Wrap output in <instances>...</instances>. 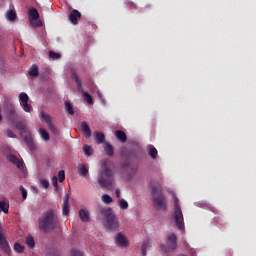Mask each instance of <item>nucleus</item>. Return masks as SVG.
<instances>
[{"label":"nucleus","mask_w":256,"mask_h":256,"mask_svg":"<svg viewBox=\"0 0 256 256\" xmlns=\"http://www.w3.org/2000/svg\"><path fill=\"white\" fill-rule=\"evenodd\" d=\"M0 246H1V249H3L5 253H7V255L11 254V247H9V243L5 239V235H3V228L1 227V225H0Z\"/></svg>","instance_id":"f8f14e48"},{"label":"nucleus","mask_w":256,"mask_h":256,"mask_svg":"<svg viewBox=\"0 0 256 256\" xmlns=\"http://www.w3.org/2000/svg\"><path fill=\"white\" fill-rule=\"evenodd\" d=\"M175 249H177V236L175 233L170 232L167 235L166 247L164 248V251H175Z\"/></svg>","instance_id":"1a4fd4ad"},{"label":"nucleus","mask_w":256,"mask_h":256,"mask_svg":"<svg viewBox=\"0 0 256 256\" xmlns=\"http://www.w3.org/2000/svg\"><path fill=\"white\" fill-rule=\"evenodd\" d=\"M95 140H96V143H98V145H101V143L105 141V134L101 132L96 133Z\"/></svg>","instance_id":"c85d7f7f"},{"label":"nucleus","mask_w":256,"mask_h":256,"mask_svg":"<svg viewBox=\"0 0 256 256\" xmlns=\"http://www.w3.org/2000/svg\"><path fill=\"white\" fill-rule=\"evenodd\" d=\"M104 150L106 151V155H109V157L113 156V146L111 144H105Z\"/></svg>","instance_id":"7c9ffc66"},{"label":"nucleus","mask_w":256,"mask_h":256,"mask_svg":"<svg viewBox=\"0 0 256 256\" xmlns=\"http://www.w3.org/2000/svg\"><path fill=\"white\" fill-rule=\"evenodd\" d=\"M58 180L60 183H63L65 181V170H60L58 172Z\"/></svg>","instance_id":"e433bc0d"},{"label":"nucleus","mask_w":256,"mask_h":256,"mask_svg":"<svg viewBox=\"0 0 256 256\" xmlns=\"http://www.w3.org/2000/svg\"><path fill=\"white\" fill-rule=\"evenodd\" d=\"M30 77H38L39 76V67L37 65H32L29 71Z\"/></svg>","instance_id":"393cba45"},{"label":"nucleus","mask_w":256,"mask_h":256,"mask_svg":"<svg viewBox=\"0 0 256 256\" xmlns=\"http://www.w3.org/2000/svg\"><path fill=\"white\" fill-rule=\"evenodd\" d=\"M0 210L5 214L9 213V201L0 200Z\"/></svg>","instance_id":"412c9836"},{"label":"nucleus","mask_w":256,"mask_h":256,"mask_svg":"<svg viewBox=\"0 0 256 256\" xmlns=\"http://www.w3.org/2000/svg\"><path fill=\"white\" fill-rule=\"evenodd\" d=\"M52 185L56 188V190L58 189V179H57V176H53L52 177Z\"/></svg>","instance_id":"a19ab883"},{"label":"nucleus","mask_w":256,"mask_h":256,"mask_svg":"<svg viewBox=\"0 0 256 256\" xmlns=\"http://www.w3.org/2000/svg\"><path fill=\"white\" fill-rule=\"evenodd\" d=\"M66 110L68 111L69 115H74L75 112L73 111V106L69 102H65Z\"/></svg>","instance_id":"f704fd0d"},{"label":"nucleus","mask_w":256,"mask_h":256,"mask_svg":"<svg viewBox=\"0 0 256 256\" xmlns=\"http://www.w3.org/2000/svg\"><path fill=\"white\" fill-rule=\"evenodd\" d=\"M79 217L83 223H89L91 220V215L89 214V210H87V208L79 210Z\"/></svg>","instance_id":"4468645a"},{"label":"nucleus","mask_w":256,"mask_h":256,"mask_svg":"<svg viewBox=\"0 0 256 256\" xmlns=\"http://www.w3.org/2000/svg\"><path fill=\"white\" fill-rule=\"evenodd\" d=\"M20 193L24 200L27 199V190L23 186H20Z\"/></svg>","instance_id":"58836bf2"},{"label":"nucleus","mask_w":256,"mask_h":256,"mask_svg":"<svg viewBox=\"0 0 256 256\" xmlns=\"http://www.w3.org/2000/svg\"><path fill=\"white\" fill-rule=\"evenodd\" d=\"M71 253H72V256H83V252L76 249H73Z\"/></svg>","instance_id":"79ce46f5"},{"label":"nucleus","mask_w":256,"mask_h":256,"mask_svg":"<svg viewBox=\"0 0 256 256\" xmlns=\"http://www.w3.org/2000/svg\"><path fill=\"white\" fill-rule=\"evenodd\" d=\"M14 250L16 251V253H23V251H25V246L16 242L14 244Z\"/></svg>","instance_id":"473e14b6"},{"label":"nucleus","mask_w":256,"mask_h":256,"mask_svg":"<svg viewBox=\"0 0 256 256\" xmlns=\"http://www.w3.org/2000/svg\"><path fill=\"white\" fill-rule=\"evenodd\" d=\"M79 19H81V12L77 10H73L69 15V20L73 25H77Z\"/></svg>","instance_id":"2eb2a0df"},{"label":"nucleus","mask_w":256,"mask_h":256,"mask_svg":"<svg viewBox=\"0 0 256 256\" xmlns=\"http://www.w3.org/2000/svg\"><path fill=\"white\" fill-rule=\"evenodd\" d=\"M63 215H69V196L65 195L62 206Z\"/></svg>","instance_id":"a211bd4d"},{"label":"nucleus","mask_w":256,"mask_h":256,"mask_svg":"<svg viewBox=\"0 0 256 256\" xmlns=\"http://www.w3.org/2000/svg\"><path fill=\"white\" fill-rule=\"evenodd\" d=\"M49 57L51 59L57 60V59H61V54H59L57 52L50 51L49 52Z\"/></svg>","instance_id":"c9c22d12"},{"label":"nucleus","mask_w":256,"mask_h":256,"mask_svg":"<svg viewBox=\"0 0 256 256\" xmlns=\"http://www.w3.org/2000/svg\"><path fill=\"white\" fill-rule=\"evenodd\" d=\"M32 27H43V22L39 18H33L30 20Z\"/></svg>","instance_id":"cd10ccee"},{"label":"nucleus","mask_w":256,"mask_h":256,"mask_svg":"<svg viewBox=\"0 0 256 256\" xmlns=\"http://www.w3.org/2000/svg\"><path fill=\"white\" fill-rule=\"evenodd\" d=\"M99 213L104 217L107 229L110 231H117L119 229V221L111 208H100Z\"/></svg>","instance_id":"20e7f679"},{"label":"nucleus","mask_w":256,"mask_h":256,"mask_svg":"<svg viewBox=\"0 0 256 256\" xmlns=\"http://www.w3.org/2000/svg\"><path fill=\"white\" fill-rule=\"evenodd\" d=\"M32 190H33L35 193H39V190L37 189V187H32Z\"/></svg>","instance_id":"49530a36"},{"label":"nucleus","mask_w":256,"mask_h":256,"mask_svg":"<svg viewBox=\"0 0 256 256\" xmlns=\"http://www.w3.org/2000/svg\"><path fill=\"white\" fill-rule=\"evenodd\" d=\"M5 133H6L7 137H9L10 139H15V137H16L15 133H13V131H11V130H7Z\"/></svg>","instance_id":"ea45409f"},{"label":"nucleus","mask_w":256,"mask_h":256,"mask_svg":"<svg viewBox=\"0 0 256 256\" xmlns=\"http://www.w3.org/2000/svg\"><path fill=\"white\" fill-rule=\"evenodd\" d=\"M78 173L80 177H86V175H89V166L87 164H79Z\"/></svg>","instance_id":"f3484780"},{"label":"nucleus","mask_w":256,"mask_h":256,"mask_svg":"<svg viewBox=\"0 0 256 256\" xmlns=\"http://www.w3.org/2000/svg\"><path fill=\"white\" fill-rule=\"evenodd\" d=\"M6 150L9 151V147H7Z\"/></svg>","instance_id":"de8ad7c7"},{"label":"nucleus","mask_w":256,"mask_h":256,"mask_svg":"<svg viewBox=\"0 0 256 256\" xmlns=\"http://www.w3.org/2000/svg\"><path fill=\"white\" fill-rule=\"evenodd\" d=\"M147 247H149V245H147V243L142 244V255H147Z\"/></svg>","instance_id":"37998d69"},{"label":"nucleus","mask_w":256,"mask_h":256,"mask_svg":"<svg viewBox=\"0 0 256 256\" xmlns=\"http://www.w3.org/2000/svg\"><path fill=\"white\" fill-rule=\"evenodd\" d=\"M19 102L23 111L26 113H31V111H33V106L29 104V95H27V93L21 92L19 94Z\"/></svg>","instance_id":"6e6552de"},{"label":"nucleus","mask_w":256,"mask_h":256,"mask_svg":"<svg viewBox=\"0 0 256 256\" xmlns=\"http://www.w3.org/2000/svg\"><path fill=\"white\" fill-rule=\"evenodd\" d=\"M148 155L151 156V159H157V148H155V146H149L148 147Z\"/></svg>","instance_id":"b1692460"},{"label":"nucleus","mask_w":256,"mask_h":256,"mask_svg":"<svg viewBox=\"0 0 256 256\" xmlns=\"http://www.w3.org/2000/svg\"><path fill=\"white\" fill-rule=\"evenodd\" d=\"M72 79H74V81L76 82L78 91L82 93V97L84 98V101H86V103H89V105H93V97H91L87 92L83 91V85L81 83V80L79 79V76L73 73Z\"/></svg>","instance_id":"0eeeda50"},{"label":"nucleus","mask_w":256,"mask_h":256,"mask_svg":"<svg viewBox=\"0 0 256 256\" xmlns=\"http://www.w3.org/2000/svg\"><path fill=\"white\" fill-rule=\"evenodd\" d=\"M39 135L44 141H49L50 139L49 132H47V130L44 128L39 129Z\"/></svg>","instance_id":"a878e982"},{"label":"nucleus","mask_w":256,"mask_h":256,"mask_svg":"<svg viewBox=\"0 0 256 256\" xmlns=\"http://www.w3.org/2000/svg\"><path fill=\"white\" fill-rule=\"evenodd\" d=\"M115 136L118 139V141H121L122 143H125V141H127V135L125 134V132L121 130L116 131Z\"/></svg>","instance_id":"aec40b11"},{"label":"nucleus","mask_w":256,"mask_h":256,"mask_svg":"<svg viewBox=\"0 0 256 256\" xmlns=\"http://www.w3.org/2000/svg\"><path fill=\"white\" fill-rule=\"evenodd\" d=\"M83 151H84V155H86L87 157H91V155H93V148H91V146L89 145H84Z\"/></svg>","instance_id":"c756f323"},{"label":"nucleus","mask_w":256,"mask_h":256,"mask_svg":"<svg viewBox=\"0 0 256 256\" xmlns=\"http://www.w3.org/2000/svg\"><path fill=\"white\" fill-rule=\"evenodd\" d=\"M150 187L152 189V202L154 207L160 211H165V209H167V201L161 192V184L159 182H154Z\"/></svg>","instance_id":"7ed1b4c3"},{"label":"nucleus","mask_w":256,"mask_h":256,"mask_svg":"<svg viewBox=\"0 0 256 256\" xmlns=\"http://www.w3.org/2000/svg\"><path fill=\"white\" fill-rule=\"evenodd\" d=\"M7 158L18 167V169H23V160H20L15 155H8Z\"/></svg>","instance_id":"dca6fc26"},{"label":"nucleus","mask_w":256,"mask_h":256,"mask_svg":"<svg viewBox=\"0 0 256 256\" xmlns=\"http://www.w3.org/2000/svg\"><path fill=\"white\" fill-rule=\"evenodd\" d=\"M102 201L103 203H106L107 205H109V203H113V198H111V196L104 194L102 196Z\"/></svg>","instance_id":"72a5a7b5"},{"label":"nucleus","mask_w":256,"mask_h":256,"mask_svg":"<svg viewBox=\"0 0 256 256\" xmlns=\"http://www.w3.org/2000/svg\"><path fill=\"white\" fill-rule=\"evenodd\" d=\"M40 183H41L42 187H44V189H49V180L42 179V180H40Z\"/></svg>","instance_id":"4c0bfd02"},{"label":"nucleus","mask_w":256,"mask_h":256,"mask_svg":"<svg viewBox=\"0 0 256 256\" xmlns=\"http://www.w3.org/2000/svg\"><path fill=\"white\" fill-rule=\"evenodd\" d=\"M118 205L120 209H123V210L129 209V203L127 202V200L123 198L118 200Z\"/></svg>","instance_id":"bb28decb"},{"label":"nucleus","mask_w":256,"mask_h":256,"mask_svg":"<svg viewBox=\"0 0 256 256\" xmlns=\"http://www.w3.org/2000/svg\"><path fill=\"white\" fill-rule=\"evenodd\" d=\"M18 118H19V114H17V108H15V106H13V104H11L8 108L7 120L10 123H15Z\"/></svg>","instance_id":"9b49d317"},{"label":"nucleus","mask_w":256,"mask_h":256,"mask_svg":"<svg viewBox=\"0 0 256 256\" xmlns=\"http://www.w3.org/2000/svg\"><path fill=\"white\" fill-rule=\"evenodd\" d=\"M115 243L118 245V247H128L129 246V240H127V237L123 235V233L119 232L117 233L115 237Z\"/></svg>","instance_id":"ddd939ff"},{"label":"nucleus","mask_w":256,"mask_h":256,"mask_svg":"<svg viewBox=\"0 0 256 256\" xmlns=\"http://www.w3.org/2000/svg\"><path fill=\"white\" fill-rule=\"evenodd\" d=\"M113 163L109 160H103L101 167L98 170L97 181L100 187L109 188L115 183V176L113 175V170L111 166Z\"/></svg>","instance_id":"f257e3e1"},{"label":"nucleus","mask_w":256,"mask_h":256,"mask_svg":"<svg viewBox=\"0 0 256 256\" xmlns=\"http://www.w3.org/2000/svg\"><path fill=\"white\" fill-rule=\"evenodd\" d=\"M26 245L30 247V249H33L35 247V240L33 239L32 236H27L26 237Z\"/></svg>","instance_id":"2f4dec72"},{"label":"nucleus","mask_w":256,"mask_h":256,"mask_svg":"<svg viewBox=\"0 0 256 256\" xmlns=\"http://www.w3.org/2000/svg\"><path fill=\"white\" fill-rule=\"evenodd\" d=\"M172 199L174 201L173 220L175 225L180 231H185V220L183 219V211L179 205V198L175 194H172Z\"/></svg>","instance_id":"39448f33"},{"label":"nucleus","mask_w":256,"mask_h":256,"mask_svg":"<svg viewBox=\"0 0 256 256\" xmlns=\"http://www.w3.org/2000/svg\"><path fill=\"white\" fill-rule=\"evenodd\" d=\"M16 127L19 129V131H21V135L22 137H24V141L29 149H31L32 151L35 150V143L33 142V137L31 136V133L27 132V130L25 129V125L18 123L16 124Z\"/></svg>","instance_id":"423d86ee"},{"label":"nucleus","mask_w":256,"mask_h":256,"mask_svg":"<svg viewBox=\"0 0 256 256\" xmlns=\"http://www.w3.org/2000/svg\"><path fill=\"white\" fill-rule=\"evenodd\" d=\"M28 15H29V21L31 19H39V11H37V9L35 8L30 9L28 12Z\"/></svg>","instance_id":"5701e85b"},{"label":"nucleus","mask_w":256,"mask_h":256,"mask_svg":"<svg viewBox=\"0 0 256 256\" xmlns=\"http://www.w3.org/2000/svg\"><path fill=\"white\" fill-rule=\"evenodd\" d=\"M6 19L7 21H15V19H17V13H15V11L13 10H9L6 12Z\"/></svg>","instance_id":"4be33fe9"},{"label":"nucleus","mask_w":256,"mask_h":256,"mask_svg":"<svg viewBox=\"0 0 256 256\" xmlns=\"http://www.w3.org/2000/svg\"><path fill=\"white\" fill-rule=\"evenodd\" d=\"M115 194L118 199H121V190H119V188L115 190Z\"/></svg>","instance_id":"a18cd8bd"},{"label":"nucleus","mask_w":256,"mask_h":256,"mask_svg":"<svg viewBox=\"0 0 256 256\" xmlns=\"http://www.w3.org/2000/svg\"><path fill=\"white\" fill-rule=\"evenodd\" d=\"M40 119L43 123H47L50 131L54 133V135H57L58 130L57 127H55V124H53V121L51 120V116L45 112L40 113Z\"/></svg>","instance_id":"9d476101"},{"label":"nucleus","mask_w":256,"mask_h":256,"mask_svg":"<svg viewBox=\"0 0 256 256\" xmlns=\"http://www.w3.org/2000/svg\"><path fill=\"white\" fill-rule=\"evenodd\" d=\"M97 95H98L100 101H102V103L105 105V99H103V95L101 94V92L98 91Z\"/></svg>","instance_id":"c03bdc74"},{"label":"nucleus","mask_w":256,"mask_h":256,"mask_svg":"<svg viewBox=\"0 0 256 256\" xmlns=\"http://www.w3.org/2000/svg\"><path fill=\"white\" fill-rule=\"evenodd\" d=\"M59 225V218L54 210L50 209L42 214L38 219V228L40 231L49 233V231H54Z\"/></svg>","instance_id":"f03ea898"},{"label":"nucleus","mask_w":256,"mask_h":256,"mask_svg":"<svg viewBox=\"0 0 256 256\" xmlns=\"http://www.w3.org/2000/svg\"><path fill=\"white\" fill-rule=\"evenodd\" d=\"M81 129L86 137H91V128L89 127V124H87V122H82Z\"/></svg>","instance_id":"6ab92c4d"}]
</instances>
